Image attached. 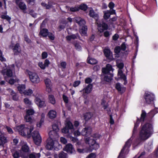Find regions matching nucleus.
Segmentation results:
<instances>
[{"instance_id": "16", "label": "nucleus", "mask_w": 158, "mask_h": 158, "mask_svg": "<svg viewBox=\"0 0 158 158\" xmlns=\"http://www.w3.org/2000/svg\"><path fill=\"white\" fill-rule=\"evenodd\" d=\"M63 150L66 151L67 152L70 154L74 153L75 152V150L73 145L70 143L66 145L65 147L64 148Z\"/></svg>"}, {"instance_id": "33", "label": "nucleus", "mask_w": 158, "mask_h": 158, "mask_svg": "<svg viewBox=\"0 0 158 158\" xmlns=\"http://www.w3.org/2000/svg\"><path fill=\"white\" fill-rule=\"evenodd\" d=\"M48 116L51 119H53L56 118V112L54 110H50L48 113Z\"/></svg>"}, {"instance_id": "15", "label": "nucleus", "mask_w": 158, "mask_h": 158, "mask_svg": "<svg viewBox=\"0 0 158 158\" xmlns=\"http://www.w3.org/2000/svg\"><path fill=\"white\" fill-rule=\"evenodd\" d=\"M103 52L105 56L109 61L113 60L112 53L109 48H105L103 50Z\"/></svg>"}, {"instance_id": "43", "label": "nucleus", "mask_w": 158, "mask_h": 158, "mask_svg": "<svg viewBox=\"0 0 158 158\" xmlns=\"http://www.w3.org/2000/svg\"><path fill=\"white\" fill-rule=\"evenodd\" d=\"M24 102L27 106H29L32 104L31 101L27 98H24Z\"/></svg>"}, {"instance_id": "21", "label": "nucleus", "mask_w": 158, "mask_h": 158, "mask_svg": "<svg viewBox=\"0 0 158 158\" xmlns=\"http://www.w3.org/2000/svg\"><path fill=\"white\" fill-rule=\"evenodd\" d=\"M92 87L93 85L92 84H89L82 90L80 91V92H82L83 94H84V93L88 94L91 91Z\"/></svg>"}, {"instance_id": "37", "label": "nucleus", "mask_w": 158, "mask_h": 158, "mask_svg": "<svg viewBox=\"0 0 158 158\" xmlns=\"http://www.w3.org/2000/svg\"><path fill=\"white\" fill-rule=\"evenodd\" d=\"M87 27L86 26H83L81 29V34L82 35H86L87 34Z\"/></svg>"}, {"instance_id": "25", "label": "nucleus", "mask_w": 158, "mask_h": 158, "mask_svg": "<svg viewBox=\"0 0 158 158\" xmlns=\"http://www.w3.org/2000/svg\"><path fill=\"white\" fill-rule=\"evenodd\" d=\"M75 22L81 26H82L85 23V20L80 17H76L74 19Z\"/></svg>"}, {"instance_id": "44", "label": "nucleus", "mask_w": 158, "mask_h": 158, "mask_svg": "<svg viewBox=\"0 0 158 158\" xmlns=\"http://www.w3.org/2000/svg\"><path fill=\"white\" fill-rule=\"evenodd\" d=\"M98 62V61L95 59L91 58L88 60V63L91 64H94Z\"/></svg>"}, {"instance_id": "5", "label": "nucleus", "mask_w": 158, "mask_h": 158, "mask_svg": "<svg viewBox=\"0 0 158 158\" xmlns=\"http://www.w3.org/2000/svg\"><path fill=\"white\" fill-rule=\"evenodd\" d=\"M35 113L34 110L32 109H29L26 110V115L24 118L26 122L30 123H32L35 121V119L32 118V115Z\"/></svg>"}, {"instance_id": "19", "label": "nucleus", "mask_w": 158, "mask_h": 158, "mask_svg": "<svg viewBox=\"0 0 158 158\" xmlns=\"http://www.w3.org/2000/svg\"><path fill=\"white\" fill-rule=\"evenodd\" d=\"M52 128L53 130L50 131L49 132V135L50 137H52V135H56V132L59 130L57 125L56 124H54L52 125Z\"/></svg>"}, {"instance_id": "47", "label": "nucleus", "mask_w": 158, "mask_h": 158, "mask_svg": "<svg viewBox=\"0 0 158 158\" xmlns=\"http://www.w3.org/2000/svg\"><path fill=\"white\" fill-rule=\"evenodd\" d=\"M121 48L120 46H116L114 49V52L117 54H118L120 53L121 50Z\"/></svg>"}, {"instance_id": "29", "label": "nucleus", "mask_w": 158, "mask_h": 158, "mask_svg": "<svg viewBox=\"0 0 158 158\" xmlns=\"http://www.w3.org/2000/svg\"><path fill=\"white\" fill-rule=\"evenodd\" d=\"M13 50L15 55H17L20 52L21 50L19 44L18 43L16 44L13 48Z\"/></svg>"}, {"instance_id": "51", "label": "nucleus", "mask_w": 158, "mask_h": 158, "mask_svg": "<svg viewBox=\"0 0 158 158\" xmlns=\"http://www.w3.org/2000/svg\"><path fill=\"white\" fill-rule=\"evenodd\" d=\"M19 81V79H16L15 80L13 79H10L9 81V83L13 85L14 84V83L16 82H18Z\"/></svg>"}, {"instance_id": "48", "label": "nucleus", "mask_w": 158, "mask_h": 158, "mask_svg": "<svg viewBox=\"0 0 158 158\" xmlns=\"http://www.w3.org/2000/svg\"><path fill=\"white\" fill-rule=\"evenodd\" d=\"M74 45L76 48V49L77 50L79 51L81 50V47L78 43H75L74 44Z\"/></svg>"}, {"instance_id": "12", "label": "nucleus", "mask_w": 158, "mask_h": 158, "mask_svg": "<svg viewBox=\"0 0 158 158\" xmlns=\"http://www.w3.org/2000/svg\"><path fill=\"white\" fill-rule=\"evenodd\" d=\"M15 3L20 10H22L23 13H26L27 6L26 4L23 2L22 0H15Z\"/></svg>"}, {"instance_id": "58", "label": "nucleus", "mask_w": 158, "mask_h": 158, "mask_svg": "<svg viewBox=\"0 0 158 158\" xmlns=\"http://www.w3.org/2000/svg\"><path fill=\"white\" fill-rule=\"evenodd\" d=\"M120 47L121 48V50L123 51H124L126 50V46L124 42L122 44Z\"/></svg>"}, {"instance_id": "46", "label": "nucleus", "mask_w": 158, "mask_h": 158, "mask_svg": "<svg viewBox=\"0 0 158 158\" xmlns=\"http://www.w3.org/2000/svg\"><path fill=\"white\" fill-rule=\"evenodd\" d=\"M1 18L2 19H6L8 22H10L11 20V18L7 15H2L1 16Z\"/></svg>"}, {"instance_id": "7", "label": "nucleus", "mask_w": 158, "mask_h": 158, "mask_svg": "<svg viewBox=\"0 0 158 158\" xmlns=\"http://www.w3.org/2000/svg\"><path fill=\"white\" fill-rule=\"evenodd\" d=\"M31 135L35 144L39 145L41 142L42 139L38 132L37 131H34L32 133Z\"/></svg>"}, {"instance_id": "24", "label": "nucleus", "mask_w": 158, "mask_h": 158, "mask_svg": "<svg viewBox=\"0 0 158 158\" xmlns=\"http://www.w3.org/2000/svg\"><path fill=\"white\" fill-rule=\"evenodd\" d=\"M46 86V90L48 93H50L52 91L51 81L48 78H47L44 80Z\"/></svg>"}, {"instance_id": "9", "label": "nucleus", "mask_w": 158, "mask_h": 158, "mask_svg": "<svg viewBox=\"0 0 158 158\" xmlns=\"http://www.w3.org/2000/svg\"><path fill=\"white\" fill-rule=\"evenodd\" d=\"M14 130L21 135L24 136L26 135V131L28 129L25 127L24 125L22 124L15 127Z\"/></svg>"}, {"instance_id": "49", "label": "nucleus", "mask_w": 158, "mask_h": 158, "mask_svg": "<svg viewBox=\"0 0 158 158\" xmlns=\"http://www.w3.org/2000/svg\"><path fill=\"white\" fill-rule=\"evenodd\" d=\"M79 8L84 11H85L87 8V6L85 4H82L80 5Z\"/></svg>"}, {"instance_id": "10", "label": "nucleus", "mask_w": 158, "mask_h": 158, "mask_svg": "<svg viewBox=\"0 0 158 158\" xmlns=\"http://www.w3.org/2000/svg\"><path fill=\"white\" fill-rule=\"evenodd\" d=\"M28 74L31 81L34 83H38L40 82V78L35 73L29 72Z\"/></svg>"}, {"instance_id": "20", "label": "nucleus", "mask_w": 158, "mask_h": 158, "mask_svg": "<svg viewBox=\"0 0 158 158\" xmlns=\"http://www.w3.org/2000/svg\"><path fill=\"white\" fill-rule=\"evenodd\" d=\"M43 23L40 26L41 29L39 33V35H41L44 37H46L48 36V30L46 29H42V27H44V26H43Z\"/></svg>"}, {"instance_id": "22", "label": "nucleus", "mask_w": 158, "mask_h": 158, "mask_svg": "<svg viewBox=\"0 0 158 158\" xmlns=\"http://www.w3.org/2000/svg\"><path fill=\"white\" fill-rule=\"evenodd\" d=\"M54 146L53 140L51 139H48L47 140V143L45 146L46 148L48 150H52Z\"/></svg>"}, {"instance_id": "45", "label": "nucleus", "mask_w": 158, "mask_h": 158, "mask_svg": "<svg viewBox=\"0 0 158 158\" xmlns=\"http://www.w3.org/2000/svg\"><path fill=\"white\" fill-rule=\"evenodd\" d=\"M33 91L32 90L28 89V90H25L23 94L25 95H31Z\"/></svg>"}, {"instance_id": "59", "label": "nucleus", "mask_w": 158, "mask_h": 158, "mask_svg": "<svg viewBox=\"0 0 158 158\" xmlns=\"http://www.w3.org/2000/svg\"><path fill=\"white\" fill-rule=\"evenodd\" d=\"M110 34L108 31H106L103 33L104 36L106 38H108L110 37Z\"/></svg>"}, {"instance_id": "38", "label": "nucleus", "mask_w": 158, "mask_h": 158, "mask_svg": "<svg viewBox=\"0 0 158 158\" xmlns=\"http://www.w3.org/2000/svg\"><path fill=\"white\" fill-rule=\"evenodd\" d=\"M41 5L43 6L46 9H50L51 8L52 6V3L51 2H48V4H47L46 3L44 2H42L41 3Z\"/></svg>"}, {"instance_id": "31", "label": "nucleus", "mask_w": 158, "mask_h": 158, "mask_svg": "<svg viewBox=\"0 0 158 158\" xmlns=\"http://www.w3.org/2000/svg\"><path fill=\"white\" fill-rule=\"evenodd\" d=\"M93 10H90L89 13V15L91 17L94 18L96 20V23H97V26L98 27H99V24H98V15L95 14Z\"/></svg>"}, {"instance_id": "18", "label": "nucleus", "mask_w": 158, "mask_h": 158, "mask_svg": "<svg viewBox=\"0 0 158 158\" xmlns=\"http://www.w3.org/2000/svg\"><path fill=\"white\" fill-rule=\"evenodd\" d=\"M92 131V129L91 127H86L82 130L81 133L83 136H88L91 134Z\"/></svg>"}, {"instance_id": "36", "label": "nucleus", "mask_w": 158, "mask_h": 158, "mask_svg": "<svg viewBox=\"0 0 158 158\" xmlns=\"http://www.w3.org/2000/svg\"><path fill=\"white\" fill-rule=\"evenodd\" d=\"M17 88L19 91L20 93L24 94L25 89V85H19Z\"/></svg>"}, {"instance_id": "40", "label": "nucleus", "mask_w": 158, "mask_h": 158, "mask_svg": "<svg viewBox=\"0 0 158 158\" xmlns=\"http://www.w3.org/2000/svg\"><path fill=\"white\" fill-rule=\"evenodd\" d=\"M92 114L91 113H86L84 114V117L86 121L89 120L92 117Z\"/></svg>"}, {"instance_id": "41", "label": "nucleus", "mask_w": 158, "mask_h": 158, "mask_svg": "<svg viewBox=\"0 0 158 158\" xmlns=\"http://www.w3.org/2000/svg\"><path fill=\"white\" fill-rule=\"evenodd\" d=\"M58 157L59 158H67V154L62 151L59 154Z\"/></svg>"}, {"instance_id": "2", "label": "nucleus", "mask_w": 158, "mask_h": 158, "mask_svg": "<svg viewBox=\"0 0 158 158\" xmlns=\"http://www.w3.org/2000/svg\"><path fill=\"white\" fill-rule=\"evenodd\" d=\"M99 138V134L98 133L94 134L90 137L86 138L85 140L86 143L88 144L89 146L88 149V152H91L93 149H95L98 145L96 140Z\"/></svg>"}, {"instance_id": "39", "label": "nucleus", "mask_w": 158, "mask_h": 158, "mask_svg": "<svg viewBox=\"0 0 158 158\" xmlns=\"http://www.w3.org/2000/svg\"><path fill=\"white\" fill-rule=\"evenodd\" d=\"M48 99L49 102L52 104H54L56 102V100L54 96L52 95H49Z\"/></svg>"}, {"instance_id": "35", "label": "nucleus", "mask_w": 158, "mask_h": 158, "mask_svg": "<svg viewBox=\"0 0 158 158\" xmlns=\"http://www.w3.org/2000/svg\"><path fill=\"white\" fill-rule=\"evenodd\" d=\"M103 13H104L103 16V20H107L109 18L110 16V13L109 12V10L103 11Z\"/></svg>"}, {"instance_id": "14", "label": "nucleus", "mask_w": 158, "mask_h": 158, "mask_svg": "<svg viewBox=\"0 0 158 158\" xmlns=\"http://www.w3.org/2000/svg\"><path fill=\"white\" fill-rule=\"evenodd\" d=\"M114 69L112 68V66L110 64H107L106 67L102 68V74H113L110 72L111 71L112 72Z\"/></svg>"}, {"instance_id": "63", "label": "nucleus", "mask_w": 158, "mask_h": 158, "mask_svg": "<svg viewBox=\"0 0 158 158\" xmlns=\"http://www.w3.org/2000/svg\"><path fill=\"white\" fill-rule=\"evenodd\" d=\"M38 65L42 69H44L45 68V65L42 62H39Z\"/></svg>"}, {"instance_id": "32", "label": "nucleus", "mask_w": 158, "mask_h": 158, "mask_svg": "<svg viewBox=\"0 0 158 158\" xmlns=\"http://www.w3.org/2000/svg\"><path fill=\"white\" fill-rule=\"evenodd\" d=\"M7 142V140L6 137L2 136L0 137V146L4 147V144Z\"/></svg>"}, {"instance_id": "13", "label": "nucleus", "mask_w": 158, "mask_h": 158, "mask_svg": "<svg viewBox=\"0 0 158 158\" xmlns=\"http://www.w3.org/2000/svg\"><path fill=\"white\" fill-rule=\"evenodd\" d=\"M131 138L129 139L125 143L123 147V148L121 149L119 155L118 157V158H120V157H123V154L124 151L126 148H129L131 144L132 143V140L131 139Z\"/></svg>"}, {"instance_id": "53", "label": "nucleus", "mask_w": 158, "mask_h": 158, "mask_svg": "<svg viewBox=\"0 0 158 158\" xmlns=\"http://www.w3.org/2000/svg\"><path fill=\"white\" fill-rule=\"evenodd\" d=\"M48 36L51 40H54L55 39V36L54 35L52 34V33L50 32H48Z\"/></svg>"}, {"instance_id": "26", "label": "nucleus", "mask_w": 158, "mask_h": 158, "mask_svg": "<svg viewBox=\"0 0 158 158\" xmlns=\"http://www.w3.org/2000/svg\"><path fill=\"white\" fill-rule=\"evenodd\" d=\"M115 88L118 92L121 94L124 93L126 91V88L124 87H121L119 83H117L116 84Z\"/></svg>"}, {"instance_id": "42", "label": "nucleus", "mask_w": 158, "mask_h": 158, "mask_svg": "<svg viewBox=\"0 0 158 158\" xmlns=\"http://www.w3.org/2000/svg\"><path fill=\"white\" fill-rule=\"evenodd\" d=\"M22 150L25 152H28L29 150V148L27 144H25L22 147Z\"/></svg>"}, {"instance_id": "62", "label": "nucleus", "mask_w": 158, "mask_h": 158, "mask_svg": "<svg viewBox=\"0 0 158 158\" xmlns=\"http://www.w3.org/2000/svg\"><path fill=\"white\" fill-rule=\"evenodd\" d=\"M114 4L113 2H111L109 3L108 7L110 10L114 8Z\"/></svg>"}, {"instance_id": "3", "label": "nucleus", "mask_w": 158, "mask_h": 158, "mask_svg": "<svg viewBox=\"0 0 158 158\" xmlns=\"http://www.w3.org/2000/svg\"><path fill=\"white\" fill-rule=\"evenodd\" d=\"M62 133L65 134L68 133L70 135L73 133L75 136H79L80 135V132L77 130L74 131V129L72 123L70 122H68L66 123L65 127L62 129Z\"/></svg>"}, {"instance_id": "34", "label": "nucleus", "mask_w": 158, "mask_h": 158, "mask_svg": "<svg viewBox=\"0 0 158 158\" xmlns=\"http://www.w3.org/2000/svg\"><path fill=\"white\" fill-rule=\"evenodd\" d=\"M145 148L148 151H151L153 148V144L151 142H150L147 144H146L144 146Z\"/></svg>"}, {"instance_id": "64", "label": "nucleus", "mask_w": 158, "mask_h": 158, "mask_svg": "<svg viewBox=\"0 0 158 158\" xmlns=\"http://www.w3.org/2000/svg\"><path fill=\"white\" fill-rule=\"evenodd\" d=\"M135 8L139 11H141L142 10V7L141 6H138L136 3H135L134 5Z\"/></svg>"}, {"instance_id": "55", "label": "nucleus", "mask_w": 158, "mask_h": 158, "mask_svg": "<svg viewBox=\"0 0 158 158\" xmlns=\"http://www.w3.org/2000/svg\"><path fill=\"white\" fill-rule=\"evenodd\" d=\"M92 81V79L90 77H87L85 79V82L86 84H90Z\"/></svg>"}, {"instance_id": "30", "label": "nucleus", "mask_w": 158, "mask_h": 158, "mask_svg": "<svg viewBox=\"0 0 158 158\" xmlns=\"http://www.w3.org/2000/svg\"><path fill=\"white\" fill-rule=\"evenodd\" d=\"M106 102L104 99H102V102L101 103V105L102 106V107L104 110L106 109V111H107V113L109 114V112L111 111L110 109L107 108L108 106H109V104L108 103H106Z\"/></svg>"}, {"instance_id": "17", "label": "nucleus", "mask_w": 158, "mask_h": 158, "mask_svg": "<svg viewBox=\"0 0 158 158\" xmlns=\"http://www.w3.org/2000/svg\"><path fill=\"white\" fill-rule=\"evenodd\" d=\"M66 40L68 41H70L71 40H75L78 38L80 40L83 41L81 39V37L78 33L76 34H72L71 35H68L66 37Z\"/></svg>"}, {"instance_id": "6", "label": "nucleus", "mask_w": 158, "mask_h": 158, "mask_svg": "<svg viewBox=\"0 0 158 158\" xmlns=\"http://www.w3.org/2000/svg\"><path fill=\"white\" fill-rule=\"evenodd\" d=\"M113 77V74H101L100 75L101 81L100 83L102 84H105L106 82H109L112 80Z\"/></svg>"}, {"instance_id": "4", "label": "nucleus", "mask_w": 158, "mask_h": 158, "mask_svg": "<svg viewBox=\"0 0 158 158\" xmlns=\"http://www.w3.org/2000/svg\"><path fill=\"white\" fill-rule=\"evenodd\" d=\"M146 116L147 113L144 110H142L140 118H139L137 117L136 122L135 123L132 137L135 136V134L136 132L137 127L139 126L140 122H143L145 120Z\"/></svg>"}, {"instance_id": "50", "label": "nucleus", "mask_w": 158, "mask_h": 158, "mask_svg": "<svg viewBox=\"0 0 158 158\" xmlns=\"http://www.w3.org/2000/svg\"><path fill=\"white\" fill-rule=\"evenodd\" d=\"M5 128L7 130V131L9 134H12L13 133V131L12 129L10 127L6 126L5 127Z\"/></svg>"}, {"instance_id": "8", "label": "nucleus", "mask_w": 158, "mask_h": 158, "mask_svg": "<svg viewBox=\"0 0 158 158\" xmlns=\"http://www.w3.org/2000/svg\"><path fill=\"white\" fill-rule=\"evenodd\" d=\"M1 73L5 77H12L13 76L12 70L8 67H6V65H5V67L3 68L1 70Z\"/></svg>"}, {"instance_id": "27", "label": "nucleus", "mask_w": 158, "mask_h": 158, "mask_svg": "<svg viewBox=\"0 0 158 158\" xmlns=\"http://www.w3.org/2000/svg\"><path fill=\"white\" fill-rule=\"evenodd\" d=\"M35 101L36 104L40 107L45 106L44 101L38 98H35Z\"/></svg>"}, {"instance_id": "61", "label": "nucleus", "mask_w": 158, "mask_h": 158, "mask_svg": "<svg viewBox=\"0 0 158 158\" xmlns=\"http://www.w3.org/2000/svg\"><path fill=\"white\" fill-rule=\"evenodd\" d=\"M124 64L123 63H120L117 65V67L120 69H123Z\"/></svg>"}, {"instance_id": "60", "label": "nucleus", "mask_w": 158, "mask_h": 158, "mask_svg": "<svg viewBox=\"0 0 158 158\" xmlns=\"http://www.w3.org/2000/svg\"><path fill=\"white\" fill-rule=\"evenodd\" d=\"M14 158H18L19 157V153L17 151L15 152L13 155Z\"/></svg>"}, {"instance_id": "56", "label": "nucleus", "mask_w": 158, "mask_h": 158, "mask_svg": "<svg viewBox=\"0 0 158 158\" xmlns=\"http://www.w3.org/2000/svg\"><path fill=\"white\" fill-rule=\"evenodd\" d=\"M62 97L63 100L64 102H65L66 103H68L69 102V99L68 97L64 94L63 95Z\"/></svg>"}, {"instance_id": "52", "label": "nucleus", "mask_w": 158, "mask_h": 158, "mask_svg": "<svg viewBox=\"0 0 158 158\" xmlns=\"http://www.w3.org/2000/svg\"><path fill=\"white\" fill-rule=\"evenodd\" d=\"M96 156L95 153H91L88 155L86 158H95Z\"/></svg>"}, {"instance_id": "1", "label": "nucleus", "mask_w": 158, "mask_h": 158, "mask_svg": "<svg viewBox=\"0 0 158 158\" xmlns=\"http://www.w3.org/2000/svg\"><path fill=\"white\" fill-rule=\"evenodd\" d=\"M152 125L149 123H147L143 125L139 133L138 139L139 142L145 140L150 137L153 133Z\"/></svg>"}, {"instance_id": "57", "label": "nucleus", "mask_w": 158, "mask_h": 158, "mask_svg": "<svg viewBox=\"0 0 158 158\" xmlns=\"http://www.w3.org/2000/svg\"><path fill=\"white\" fill-rule=\"evenodd\" d=\"M24 37L25 39V41L28 43H30L31 42V41L30 39L28 36L25 35L24 36Z\"/></svg>"}, {"instance_id": "11", "label": "nucleus", "mask_w": 158, "mask_h": 158, "mask_svg": "<svg viewBox=\"0 0 158 158\" xmlns=\"http://www.w3.org/2000/svg\"><path fill=\"white\" fill-rule=\"evenodd\" d=\"M144 98L147 103L150 104L154 100L155 95L150 92L145 93L144 95Z\"/></svg>"}, {"instance_id": "54", "label": "nucleus", "mask_w": 158, "mask_h": 158, "mask_svg": "<svg viewBox=\"0 0 158 158\" xmlns=\"http://www.w3.org/2000/svg\"><path fill=\"white\" fill-rule=\"evenodd\" d=\"M81 81H75L73 84V86L74 87H76L78 86L81 83Z\"/></svg>"}, {"instance_id": "23", "label": "nucleus", "mask_w": 158, "mask_h": 158, "mask_svg": "<svg viewBox=\"0 0 158 158\" xmlns=\"http://www.w3.org/2000/svg\"><path fill=\"white\" fill-rule=\"evenodd\" d=\"M102 27V29L99 30V33H102L104 31L107 30L108 28V26L107 24L104 22V20L102 19V23L99 22V27Z\"/></svg>"}, {"instance_id": "28", "label": "nucleus", "mask_w": 158, "mask_h": 158, "mask_svg": "<svg viewBox=\"0 0 158 158\" xmlns=\"http://www.w3.org/2000/svg\"><path fill=\"white\" fill-rule=\"evenodd\" d=\"M157 108H155L154 109L151 110L149 113L147 114L146 117L149 118L151 120L154 116L155 114L157 113Z\"/></svg>"}]
</instances>
